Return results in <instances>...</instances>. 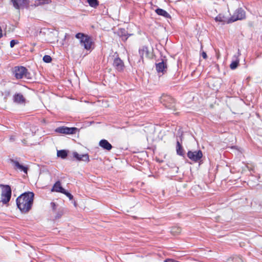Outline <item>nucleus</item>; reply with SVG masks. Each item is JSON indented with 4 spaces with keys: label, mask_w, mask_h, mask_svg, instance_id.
<instances>
[{
    "label": "nucleus",
    "mask_w": 262,
    "mask_h": 262,
    "mask_svg": "<svg viewBox=\"0 0 262 262\" xmlns=\"http://www.w3.org/2000/svg\"><path fill=\"white\" fill-rule=\"evenodd\" d=\"M34 196L32 192H27L23 193L16 199L17 206L22 213H28L31 210Z\"/></svg>",
    "instance_id": "1"
},
{
    "label": "nucleus",
    "mask_w": 262,
    "mask_h": 262,
    "mask_svg": "<svg viewBox=\"0 0 262 262\" xmlns=\"http://www.w3.org/2000/svg\"><path fill=\"white\" fill-rule=\"evenodd\" d=\"M12 73L17 79H30V74L28 70L23 66H16L12 69Z\"/></svg>",
    "instance_id": "2"
},
{
    "label": "nucleus",
    "mask_w": 262,
    "mask_h": 262,
    "mask_svg": "<svg viewBox=\"0 0 262 262\" xmlns=\"http://www.w3.org/2000/svg\"><path fill=\"white\" fill-rule=\"evenodd\" d=\"M75 37L80 40L81 45L83 46L85 49L89 50L91 49L92 41L90 36L82 33H78L76 34Z\"/></svg>",
    "instance_id": "3"
},
{
    "label": "nucleus",
    "mask_w": 262,
    "mask_h": 262,
    "mask_svg": "<svg viewBox=\"0 0 262 262\" xmlns=\"http://www.w3.org/2000/svg\"><path fill=\"white\" fill-rule=\"evenodd\" d=\"M0 187H2L1 202L4 204H6L10 201L11 198V188L8 185L1 184Z\"/></svg>",
    "instance_id": "4"
},
{
    "label": "nucleus",
    "mask_w": 262,
    "mask_h": 262,
    "mask_svg": "<svg viewBox=\"0 0 262 262\" xmlns=\"http://www.w3.org/2000/svg\"><path fill=\"white\" fill-rule=\"evenodd\" d=\"M160 102L165 106V107L173 111L176 110L175 100L170 96L163 95L160 98Z\"/></svg>",
    "instance_id": "5"
},
{
    "label": "nucleus",
    "mask_w": 262,
    "mask_h": 262,
    "mask_svg": "<svg viewBox=\"0 0 262 262\" xmlns=\"http://www.w3.org/2000/svg\"><path fill=\"white\" fill-rule=\"evenodd\" d=\"M246 17L245 11L242 8H239L235 10L233 15L228 20V23L234 22L237 20H242Z\"/></svg>",
    "instance_id": "6"
},
{
    "label": "nucleus",
    "mask_w": 262,
    "mask_h": 262,
    "mask_svg": "<svg viewBox=\"0 0 262 262\" xmlns=\"http://www.w3.org/2000/svg\"><path fill=\"white\" fill-rule=\"evenodd\" d=\"M187 157L194 162H199L203 157V153L201 150L192 151L189 150L187 154Z\"/></svg>",
    "instance_id": "7"
},
{
    "label": "nucleus",
    "mask_w": 262,
    "mask_h": 262,
    "mask_svg": "<svg viewBox=\"0 0 262 262\" xmlns=\"http://www.w3.org/2000/svg\"><path fill=\"white\" fill-rule=\"evenodd\" d=\"M77 129V128L74 127H68L66 126H61L56 128L55 132L59 134L71 135L75 134Z\"/></svg>",
    "instance_id": "8"
},
{
    "label": "nucleus",
    "mask_w": 262,
    "mask_h": 262,
    "mask_svg": "<svg viewBox=\"0 0 262 262\" xmlns=\"http://www.w3.org/2000/svg\"><path fill=\"white\" fill-rule=\"evenodd\" d=\"M13 6L17 10L21 8H27L29 5V0H11Z\"/></svg>",
    "instance_id": "9"
},
{
    "label": "nucleus",
    "mask_w": 262,
    "mask_h": 262,
    "mask_svg": "<svg viewBox=\"0 0 262 262\" xmlns=\"http://www.w3.org/2000/svg\"><path fill=\"white\" fill-rule=\"evenodd\" d=\"M113 65L115 69L119 72L122 71L124 68L123 61L118 56V55L114 58Z\"/></svg>",
    "instance_id": "10"
},
{
    "label": "nucleus",
    "mask_w": 262,
    "mask_h": 262,
    "mask_svg": "<svg viewBox=\"0 0 262 262\" xmlns=\"http://www.w3.org/2000/svg\"><path fill=\"white\" fill-rule=\"evenodd\" d=\"M11 163L13 164L14 169H18L21 171H24L25 173H27L28 168L27 167L24 166L20 164L17 161L14 159L10 160Z\"/></svg>",
    "instance_id": "11"
},
{
    "label": "nucleus",
    "mask_w": 262,
    "mask_h": 262,
    "mask_svg": "<svg viewBox=\"0 0 262 262\" xmlns=\"http://www.w3.org/2000/svg\"><path fill=\"white\" fill-rule=\"evenodd\" d=\"M13 101L17 104H24L25 103L26 99L20 93H16L13 96Z\"/></svg>",
    "instance_id": "12"
},
{
    "label": "nucleus",
    "mask_w": 262,
    "mask_h": 262,
    "mask_svg": "<svg viewBox=\"0 0 262 262\" xmlns=\"http://www.w3.org/2000/svg\"><path fill=\"white\" fill-rule=\"evenodd\" d=\"M99 145L101 147H102L103 149H105V150H106L108 151L111 150L113 148V146L111 144V143H110L108 142V141L105 139L101 140L99 141Z\"/></svg>",
    "instance_id": "13"
},
{
    "label": "nucleus",
    "mask_w": 262,
    "mask_h": 262,
    "mask_svg": "<svg viewBox=\"0 0 262 262\" xmlns=\"http://www.w3.org/2000/svg\"><path fill=\"white\" fill-rule=\"evenodd\" d=\"M139 53L141 57V59L143 61L144 57H148L149 52L148 48L146 46H143L139 50Z\"/></svg>",
    "instance_id": "14"
},
{
    "label": "nucleus",
    "mask_w": 262,
    "mask_h": 262,
    "mask_svg": "<svg viewBox=\"0 0 262 262\" xmlns=\"http://www.w3.org/2000/svg\"><path fill=\"white\" fill-rule=\"evenodd\" d=\"M73 157L78 161L89 162L90 160L88 154L79 155L77 152H74Z\"/></svg>",
    "instance_id": "15"
},
{
    "label": "nucleus",
    "mask_w": 262,
    "mask_h": 262,
    "mask_svg": "<svg viewBox=\"0 0 262 262\" xmlns=\"http://www.w3.org/2000/svg\"><path fill=\"white\" fill-rule=\"evenodd\" d=\"M156 70L158 73L162 72L164 73L167 69V66L166 63L164 62L163 60H162L161 62L156 63Z\"/></svg>",
    "instance_id": "16"
},
{
    "label": "nucleus",
    "mask_w": 262,
    "mask_h": 262,
    "mask_svg": "<svg viewBox=\"0 0 262 262\" xmlns=\"http://www.w3.org/2000/svg\"><path fill=\"white\" fill-rule=\"evenodd\" d=\"M176 151L177 155L184 158L185 157V151L182 145L179 141H177V142Z\"/></svg>",
    "instance_id": "17"
},
{
    "label": "nucleus",
    "mask_w": 262,
    "mask_h": 262,
    "mask_svg": "<svg viewBox=\"0 0 262 262\" xmlns=\"http://www.w3.org/2000/svg\"><path fill=\"white\" fill-rule=\"evenodd\" d=\"M52 191H55L60 193H64V189L61 186L60 182L59 181L56 182L53 186Z\"/></svg>",
    "instance_id": "18"
},
{
    "label": "nucleus",
    "mask_w": 262,
    "mask_h": 262,
    "mask_svg": "<svg viewBox=\"0 0 262 262\" xmlns=\"http://www.w3.org/2000/svg\"><path fill=\"white\" fill-rule=\"evenodd\" d=\"M155 12L159 15L162 16L165 18H169L170 17V15L168 13H167L165 10L161 9L158 8L155 10Z\"/></svg>",
    "instance_id": "19"
},
{
    "label": "nucleus",
    "mask_w": 262,
    "mask_h": 262,
    "mask_svg": "<svg viewBox=\"0 0 262 262\" xmlns=\"http://www.w3.org/2000/svg\"><path fill=\"white\" fill-rule=\"evenodd\" d=\"M57 156L62 159H65L68 156V151L64 149L57 150Z\"/></svg>",
    "instance_id": "20"
},
{
    "label": "nucleus",
    "mask_w": 262,
    "mask_h": 262,
    "mask_svg": "<svg viewBox=\"0 0 262 262\" xmlns=\"http://www.w3.org/2000/svg\"><path fill=\"white\" fill-rule=\"evenodd\" d=\"M51 3V0H36L35 1V6H38L44 4H49Z\"/></svg>",
    "instance_id": "21"
},
{
    "label": "nucleus",
    "mask_w": 262,
    "mask_h": 262,
    "mask_svg": "<svg viewBox=\"0 0 262 262\" xmlns=\"http://www.w3.org/2000/svg\"><path fill=\"white\" fill-rule=\"evenodd\" d=\"M181 232V229L179 227L174 226L171 228L170 232L174 235L179 234Z\"/></svg>",
    "instance_id": "22"
},
{
    "label": "nucleus",
    "mask_w": 262,
    "mask_h": 262,
    "mask_svg": "<svg viewBox=\"0 0 262 262\" xmlns=\"http://www.w3.org/2000/svg\"><path fill=\"white\" fill-rule=\"evenodd\" d=\"M228 262H243L241 257L239 256H235L230 257L227 259Z\"/></svg>",
    "instance_id": "23"
},
{
    "label": "nucleus",
    "mask_w": 262,
    "mask_h": 262,
    "mask_svg": "<svg viewBox=\"0 0 262 262\" xmlns=\"http://www.w3.org/2000/svg\"><path fill=\"white\" fill-rule=\"evenodd\" d=\"M89 5L93 8H96L99 5L98 0H87Z\"/></svg>",
    "instance_id": "24"
},
{
    "label": "nucleus",
    "mask_w": 262,
    "mask_h": 262,
    "mask_svg": "<svg viewBox=\"0 0 262 262\" xmlns=\"http://www.w3.org/2000/svg\"><path fill=\"white\" fill-rule=\"evenodd\" d=\"M238 63H239L238 60H236L233 61L230 65V68L232 70H234L237 67Z\"/></svg>",
    "instance_id": "25"
},
{
    "label": "nucleus",
    "mask_w": 262,
    "mask_h": 262,
    "mask_svg": "<svg viewBox=\"0 0 262 262\" xmlns=\"http://www.w3.org/2000/svg\"><path fill=\"white\" fill-rule=\"evenodd\" d=\"M224 16L220 14L215 18V20L216 21H220L225 23L226 21L224 20Z\"/></svg>",
    "instance_id": "26"
},
{
    "label": "nucleus",
    "mask_w": 262,
    "mask_h": 262,
    "mask_svg": "<svg viewBox=\"0 0 262 262\" xmlns=\"http://www.w3.org/2000/svg\"><path fill=\"white\" fill-rule=\"evenodd\" d=\"M43 61L46 63H50L52 61V58L50 56L46 55L43 57Z\"/></svg>",
    "instance_id": "27"
},
{
    "label": "nucleus",
    "mask_w": 262,
    "mask_h": 262,
    "mask_svg": "<svg viewBox=\"0 0 262 262\" xmlns=\"http://www.w3.org/2000/svg\"><path fill=\"white\" fill-rule=\"evenodd\" d=\"M63 192H64V191ZM62 193L64 194L67 197H68L70 200H71L73 199V196L70 192L66 191L65 189H64V192Z\"/></svg>",
    "instance_id": "28"
},
{
    "label": "nucleus",
    "mask_w": 262,
    "mask_h": 262,
    "mask_svg": "<svg viewBox=\"0 0 262 262\" xmlns=\"http://www.w3.org/2000/svg\"><path fill=\"white\" fill-rule=\"evenodd\" d=\"M18 43L16 40L13 39L10 41V46L11 48H13L14 46Z\"/></svg>",
    "instance_id": "29"
},
{
    "label": "nucleus",
    "mask_w": 262,
    "mask_h": 262,
    "mask_svg": "<svg viewBox=\"0 0 262 262\" xmlns=\"http://www.w3.org/2000/svg\"><path fill=\"white\" fill-rule=\"evenodd\" d=\"M121 38H122V40H123V41H125L127 40V38H128V36L127 35H126L125 34L124 35H122L121 36Z\"/></svg>",
    "instance_id": "30"
},
{
    "label": "nucleus",
    "mask_w": 262,
    "mask_h": 262,
    "mask_svg": "<svg viewBox=\"0 0 262 262\" xmlns=\"http://www.w3.org/2000/svg\"><path fill=\"white\" fill-rule=\"evenodd\" d=\"M202 56L204 59H206L207 57V54L205 52H203L202 53Z\"/></svg>",
    "instance_id": "31"
},
{
    "label": "nucleus",
    "mask_w": 262,
    "mask_h": 262,
    "mask_svg": "<svg viewBox=\"0 0 262 262\" xmlns=\"http://www.w3.org/2000/svg\"><path fill=\"white\" fill-rule=\"evenodd\" d=\"M51 205L52 206L53 209L54 210H55V206H56L55 204L54 203H51Z\"/></svg>",
    "instance_id": "32"
},
{
    "label": "nucleus",
    "mask_w": 262,
    "mask_h": 262,
    "mask_svg": "<svg viewBox=\"0 0 262 262\" xmlns=\"http://www.w3.org/2000/svg\"><path fill=\"white\" fill-rule=\"evenodd\" d=\"M2 36H3L2 30L1 28L0 27V38L2 37Z\"/></svg>",
    "instance_id": "33"
},
{
    "label": "nucleus",
    "mask_w": 262,
    "mask_h": 262,
    "mask_svg": "<svg viewBox=\"0 0 262 262\" xmlns=\"http://www.w3.org/2000/svg\"><path fill=\"white\" fill-rule=\"evenodd\" d=\"M60 216H61V214H58V217H59Z\"/></svg>",
    "instance_id": "34"
},
{
    "label": "nucleus",
    "mask_w": 262,
    "mask_h": 262,
    "mask_svg": "<svg viewBox=\"0 0 262 262\" xmlns=\"http://www.w3.org/2000/svg\"><path fill=\"white\" fill-rule=\"evenodd\" d=\"M60 216H61V214H58V217H59Z\"/></svg>",
    "instance_id": "35"
},
{
    "label": "nucleus",
    "mask_w": 262,
    "mask_h": 262,
    "mask_svg": "<svg viewBox=\"0 0 262 262\" xmlns=\"http://www.w3.org/2000/svg\"><path fill=\"white\" fill-rule=\"evenodd\" d=\"M60 216H61V214H58V217H59Z\"/></svg>",
    "instance_id": "36"
}]
</instances>
